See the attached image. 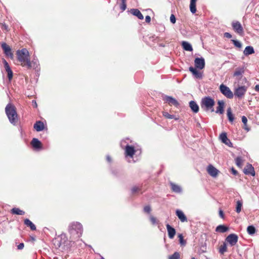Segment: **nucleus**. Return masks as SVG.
<instances>
[{"label":"nucleus","instance_id":"1","mask_svg":"<svg viewBox=\"0 0 259 259\" xmlns=\"http://www.w3.org/2000/svg\"><path fill=\"white\" fill-rule=\"evenodd\" d=\"M18 61L20 65L27 69L31 68V63L29 58V53L26 49L18 50L16 52Z\"/></svg>","mask_w":259,"mask_h":259},{"label":"nucleus","instance_id":"2","mask_svg":"<svg viewBox=\"0 0 259 259\" xmlns=\"http://www.w3.org/2000/svg\"><path fill=\"white\" fill-rule=\"evenodd\" d=\"M5 112L10 122L13 125H16L18 121V115L15 107L9 103L5 108Z\"/></svg>","mask_w":259,"mask_h":259},{"label":"nucleus","instance_id":"3","mask_svg":"<svg viewBox=\"0 0 259 259\" xmlns=\"http://www.w3.org/2000/svg\"><path fill=\"white\" fill-rule=\"evenodd\" d=\"M129 140L128 138L123 140L121 141L120 144L122 148L124 149L125 157L133 158L134 155L138 150H136L133 146L129 145V143L126 141Z\"/></svg>","mask_w":259,"mask_h":259},{"label":"nucleus","instance_id":"4","mask_svg":"<svg viewBox=\"0 0 259 259\" xmlns=\"http://www.w3.org/2000/svg\"><path fill=\"white\" fill-rule=\"evenodd\" d=\"M215 102L213 99L210 97H205L201 99L200 106L202 109L205 111L210 110L211 112H213Z\"/></svg>","mask_w":259,"mask_h":259},{"label":"nucleus","instance_id":"5","mask_svg":"<svg viewBox=\"0 0 259 259\" xmlns=\"http://www.w3.org/2000/svg\"><path fill=\"white\" fill-rule=\"evenodd\" d=\"M68 231L71 234L76 233L77 234H81L82 232V226L78 222H73L70 224L68 227Z\"/></svg>","mask_w":259,"mask_h":259},{"label":"nucleus","instance_id":"6","mask_svg":"<svg viewBox=\"0 0 259 259\" xmlns=\"http://www.w3.org/2000/svg\"><path fill=\"white\" fill-rule=\"evenodd\" d=\"M247 90V87L245 85L239 86L234 91V95L238 99H242L244 96Z\"/></svg>","mask_w":259,"mask_h":259},{"label":"nucleus","instance_id":"7","mask_svg":"<svg viewBox=\"0 0 259 259\" xmlns=\"http://www.w3.org/2000/svg\"><path fill=\"white\" fill-rule=\"evenodd\" d=\"M220 90L221 92L227 98L232 99L233 97V92L231 91L230 88L227 86L222 84L220 86Z\"/></svg>","mask_w":259,"mask_h":259},{"label":"nucleus","instance_id":"8","mask_svg":"<svg viewBox=\"0 0 259 259\" xmlns=\"http://www.w3.org/2000/svg\"><path fill=\"white\" fill-rule=\"evenodd\" d=\"M238 240V237L235 234H231L229 235L225 239V242L231 246H235Z\"/></svg>","mask_w":259,"mask_h":259},{"label":"nucleus","instance_id":"9","mask_svg":"<svg viewBox=\"0 0 259 259\" xmlns=\"http://www.w3.org/2000/svg\"><path fill=\"white\" fill-rule=\"evenodd\" d=\"M232 26L235 32L241 36L244 34L243 27L239 21H233L232 23Z\"/></svg>","mask_w":259,"mask_h":259},{"label":"nucleus","instance_id":"10","mask_svg":"<svg viewBox=\"0 0 259 259\" xmlns=\"http://www.w3.org/2000/svg\"><path fill=\"white\" fill-rule=\"evenodd\" d=\"M194 64L196 69H203L205 67L204 59L202 57L196 58L194 60Z\"/></svg>","mask_w":259,"mask_h":259},{"label":"nucleus","instance_id":"11","mask_svg":"<svg viewBox=\"0 0 259 259\" xmlns=\"http://www.w3.org/2000/svg\"><path fill=\"white\" fill-rule=\"evenodd\" d=\"M2 48L3 49L5 54L11 58H13V54L12 52V50L10 46H9L6 43L3 42L1 45Z\"/></svg>","mask_w":259,"mask_h":259},{"label":"nucleus","instance_id":"12","mask_svg":"<svg viewBox=\"0 0 259 259\" xmlns=\"http://www.w3.org/2000/svg\"><path fill=\"white\" fill-rule=\"evenodd\" d=\"M163 99L169 105H174L176 107H178L179 105V103L177 100L171 96H165Z\"/></svg>","mask_w":259,"mask_h":259},{"label":"nucleus","instance_id":"13","mask_svg":"<svg viewBox=\"0 0 259 259\" xmlns=\"http://www.w3.org/2000/svg\"><path fill=\"white\" fill-rule=\"evenodd\" d=\"M243 172L245 175H250L252 176H254L255 174L254 167L251 164L249 163L244 167Z\"/></svg>","mask_w":259,"mask_h":259},{"label":"nucleus","instance_id":"14","mask_svg":"<svg viewBox=\"0 0 259 259\" xmlns=\"http://www.w3.org/2000/svg\"><path fill=\"white\" fill-rule=\"evenodd\" d=\"M207 171L209 175L212 177H216L219 171L211 164H209L207 167Z\"/></svg>","mask_w":259,"mask_h":259},{"label":"nucleus","instance_id":"15","mask_svg":"<svg viewBox=\"0 0 259 259\" xmlns=\"http://www.w3.org/2000/svg\"><path fill=\"white\" fill-rule=\"evenodd\" d=\"M3 63L6 72L8 73V77L9 80H11L13 77V72L6 60H3Z\"/></svg>","mask_w":259,"mask_h":259},{"label":"nucleus","instance_id":"16","mask_svg":"<svg viewBox=\"0 0 259 259\" xmlns=\"http://www.w3.org/2000/svg\"><path fill=\"white\" fill-rule=\"evenodd\" d=\"M166 227L169 238L170 239L174 238L175 235H176V230L169 224H167Z\"/></svg>","mask_w":259,"mask_h":259},{"label":"nucleus","instance_id":"17","mask_svg":"<svg viewBox=\"0 0 259 259\" xmlns=\"http://www.w3.org/2000/svg\"><path fill=\"white\" fill-rule=\"evenodd\" d=\"M189 70L197 78H202L203 75L202 73L196 70V68H194L192 66H190Z\"/></svg>","mask_w":259,"mask_h":259},{"label":"nucleus","instance_id":"18","mask_svg":"<svg viewBox=\"0 0 259 259\" xmlns=\"http://www.w3.org/2000/svg\"><path fill=\"white\" fill-rule=\"evenodd\" d=\"M176 213L177 216L182 222H187V218L182 210L177 209L176 210Z\"/></svg>","mask_w":259,"mask_h":259},{"label":"nucleus","instance_id":"19","mask_svg":"<svg viewBox=\"0 0 259 259\" xmlns=\"http://www.w3.org/2000/svg\"><path fill=\"white\" fill-rule=\"evenodd\" d=\"M218 106L215 111V112L217 113H220V114H222L224 113V105H225L224 102L222 100H219L218 102Z\"/></svg>","mask_w":259,"mask_h":259},{"label":"nucleus","instance_id":"20","mask_svg":"<svg viewBox=\"0 0 259 259\" xmlns=\"http://www.w3.org/2000/svg\"><path fill=\"white\" fill-rule=\"evenodd\" d=\"M33 127L37 132H40L44 129V124L41 121H37L34 123Z\"/></svg>","mask_w":259,"mask_h":259},{"label":"nucleus","instance_id":"21","mask_svg":"<svg viewBox=\"0 0 259 259\" xmlns=\"http://www.w3.org/2000/svg\"><path fill=\"white\" fill-rule=\"evenodd\" d=\"M189 106L193 112L197 113L199 111V106L195 101H191L189 102Z\"/></svg>","mask_w":259,"mask_h":259},{"label":"nucleus","instance_id":"22","mask_svg":"<svg viewBox=\"0 0 259 259\" xmlns=\"http://www.w3.org/2000/svg\"><path fill=\"white\" fill-rule=\"evenodd\" d=\"M131 13L134 15L137 16L139 19L143 20L144 17L141 12L137 9H133L131 10Z\"/></svg>","mask_w":259,"mask_h":259},{"label":"nucleus","instance_id":"23","mask_svg":"<svg viewBox=\"0 0 259 259\" xmlns=\"http://www.w3.org/2000/svg\"><path fill=\"white\" fill-rule=\"evenodd\" d=\"M171 188L172 191L177 193H180L182 192V190L180 186L176 185L173 183H170Z\"/></svg>","mask_w":259,"mask_h":259},{"label":"nucleus","instance_id":"24","mask_svg":"<svg viewBox=\"0 0 259 259\" xmlns=\"http://www.w3.org/2000/svg\"><path fill=\"white\" fill-rule=\"evenodd\" d=\"M182 46L183 47V48L187 51H190L191 52L193 51V48L191 46V45L188 42L183 41L182 42Z\"/></svg>","mask_w":259,"mask_h":259},{"label":"nucleus","instance_id":"25","mask_svg":"<svg viewBox=\"0 0 259 259\" xmlns=\"http://www.w3.org/2000/svg\"><path fill=\"white\" fill-rule=\"evenodd\" d=\"M31 145L34 148L39 149L41 147V143L37 139L33 138L31 141Z\"/></svg>","mask_w":259,"mask_h":259},{"label":"nucleus","instance_id":"26","mask_svg":"<svg viewBox=\"0 0 259 259\" xmlns=\"http://www.w3.org/2000/svg\"><path fill=\"white\" fill-rule=\"evenodd\" d=\"M254 53V49L251 46L246 47L243 51V53L245 56H248L249 55L252 54Z\"/></svg>","mask_w":259,"mask_h":259},{"label":"nucleus","instance_id":"27","mask_svg":"<svg viewBox=\"0 0 259 259\" xmlns=\"http://www.w3.org/2000/svg\"><path fill=\"white\" fill-rule=\"evenodd\" d=\"M228 229L229 228L227 227L224 225H220L217 227L215 228V231L217 232L223 233L227 232Z\"/></svg>","mask_w":259,"mask_h":259},{"label":"nucleus","instance_id":"28","mask_svg":"<svg viewBox=\"0 0 259 259\" xmlns=\"http://www.w3.org/2000/svg\"><path fill=\"white\" fill-rule=\"evenodd\" d=\"M24 223L25 225H26L27 227H30L31 230L34 231L36 230V227L35 225L33 223H32V222H31L29 219H25Z\"/></svg>","mask_w":259,"mask_h":259},{"label":"nucleus","instance_id":"29","mask_svg":"<svg viewBox=\"0 0 259 259\" xmlns=\"http://www.w3.org/2000/svg\"><path fill=\"white\" fill-rule=\"evenodd\" d=\"M196 1L197 0H190V10L192 14H195L196 12Z\"/></svg>","mask_w":259,"mask_h":259},{"label":"nucleus","instance_id":"30","mask_svg":"<svg viewBox=\"0 0 259 259\" xmlns=\"http://www.w3.org/2000/svg\"><path fill=\"white\" fill-rule=\"evenodd\" d=\"M244 72V69L243 68L239 67L236 69L235 72H234L233 76H241Z\"/></svg>","mask_w":259,"mask_h":259},{"label":"nucleus","instance_id":"31","mask_svg":"<svg viewBox=\"0 0 259 259\" xmlns=\"http://www.w3.org/2000/svg\"><path fill=\"white\" fill-rule=\"evenodd\" d=\"M227 251V247L226 242H225L219 248V252L221 254H224L225 252Z\"/></svg>","mask_w":259,"mask_h":259},{"label":"nucleus","instance_id":"32","mask_svg":"<svg viewBox=\"0 0 259 259\" xmlns=\"http://www.w3.org/2000/svg\"><path fill=\"white\" fill-rule=\"evenodd\" d=\"M11 212L13 214H16L18 215H23L25 213V212L23 210H20L18 208H13L11 210Z\"/></svg>","mask_w":259,"mask_h":259},{"label":"nucleus","instance_id":"33","mask_svg":"<svg viewBox=\"0 0 259 259\" xmlns=\"http://www.w3.org/2000/svg\"><path fill=\"white\" fill-rule=\"evenodd\" d=\"M162 114L163 116L168 119H174L176 120H177L179 119L175 115L170 114L167 112H163Z\"/></svg>","mask_w":259,"mask_h":259},{"label":"nucleus","instance_id":"34","mask_svg":"<svg viewBox=\"0 0 259 259\" xmlns=\"http://www.w3.org/2000/svg\"><path fill=\"white\" fill-rule=\"evenodd\" d=\"M255 231L256 229L253 226L251 225L248 226L247 228V232L248 234L252 235L255 233Z\"/></svg>","mask_w":259,"mask_h":259},{"label":"nucleus","instance_id":"35","mask_svg":"<svg viewBox=\"0 0 259 259\" xmlns=\"http://www.w3.org/2000/svg\"><path fill=\"white\" fill-rule=\"evenodd\" d=\"M242 207V202L241 200H238L236 202V211L239 213L241 211Z\"/></svg>","mask_w":259,"mask_h":259},{"label":"nucleus","instance_id":"36","mask_svg":"<svg viewBox=\"0 0 259 259\" xmlns=\"http://www.w3.org/2000/svg\"><path fill=\"white\" fill-rule=\"evenodd\" d=\"M227 116L228 117V119L230 121L233 122L234 121V116L231 111V108H229L227 109Z\"/></svg>","mask_w":259,"mask_h":259},{"label":"nucleus","instance_id":"37","mask_svg":"<svg viewBox=\"0 0 259 259\" xmlns=\"http://www.w3.org/2000/svg\"><path fill=\"white\" fill-rule=\"evenodd\" d=\"M235 162L236 165L238 166L241 167L242 165L243 160L242 159V158L241 157H237L235 159Z\"/></svg>","mask_w":259,"mask_h":259},{"label":"nucleus","instance_id":"38","mask_svg":"<svg viewBox=\"0 0 259 259\" xmlns=\"http://www.w3.org/2000/svg\"><path fill=\"white\" fill-rule=\"evenodd\" d=\"M178 237L179 238L180 243L182 246H185L186 244V241L184 239L183 235L182 234H179L178 235Z\"/></svg>","mask_w":259,"mask_h":259},{"label":"nucleus","instance_id":"39","mask_svg":"<svg viewBox=\"0 0 259 259\" xmlns=\"http://www.w3.org/2000/svg\"><path fill=\"white\" fill-rule=\"evenodd\" d=\"M220 139L223 143L225 142V141L228 139L227 136V134L226 133H222L220 135Z\"/></svg>","mask_w":259,"mask_h":259},{"label":"nucleus","instance_id":"40","mask_svg":"<svg viewBox=\"0 0 259 259\" xmlns=\"http://www.w3.org/2000/svg\"><path fill=\"white\" fill-rule=\"evenodd\" d=\"M180 255L178 252H175L171 255L169 256V259H180Z\"/></svg>","mask_w":259,"mask_h":259},{"label":"nucleus","instance_id":"41","mask_svg":"<svg viewBox=\"0 0 259 259\" xmlns=\"http://www.w3.org/2000/svg\"><path fill=\"white\" fill-rule=\"evenodd\" d=\"M121 3L120 5V8L121 10L123 12L124 10H125L126 8V0H121Z\"/></svg>","mask_w":259,"mask_h":259},{"label":"nucleus","instance_id":"42","mask_svg":"<svg viewBox=\"0 0 259 259\" xmlns=\"http://www.w3.org/2000/svg\"><path fill=\"white\" fill-rule=\"evenodd\" d=\"M232 41L233 42L234 45L238 48H241L242 47V44L240 42H239L238 40L232 39Z\"/></svg>","mask_w":259,"mask_h":259},{"label":"nucleus","instance_id":"43","mask_svg":"<svg viewBox=\"0 0 259 259\" xmlns=\"http://www.w3.org/2000/svg\"><path fill=\"white\" fill-rule=\"evenodd\" d=\"M150 220L153 225H155L158 223V221L157 219L152 215L150 216Z\"/></svg>","mask_w":259,"mask_h":259},{"label":"nucleus","instance_id":"44","mask_svg":"<svg viewBox=\"0 0 259 259\" xmlns=\"http://www.w3.org/2000/svg\"><path fill=\"white\" fill-rule=\"evenodd\" d=\"M151 210V207L149 205L145 206L144 208V212L149 213Z\"/></svg>","mask_w":259,"mask_h":259},{"label":"nucleus","instance_id":"45","mask_svg":"<svg viewBox=\"0 0 259 259\" xmlns=\"http://www.w3.org/2000/svg\"><path fill=\"white\" fill-rule=\"evenodd\" d=\"M170 21L172 24H175L176 22V19L174 14H171L170 17Z\"/></svg>","mask_w":259,"mask_h":259},{"label":"nucleus","instance_id":"46","mask_svg":"<svg viewBox=\"0 0 259 259\" xmlns=\"http://www.w3.org/2000/svg\"><path fill=\"white\" fill-rule=\"evenodd\" d=\"M224 143L229 147H232V143L229 139H228V140H227Z\"/></svg>","mask_w":259,"mask_h":259},{"label":"nucleus","instance_id":"47","mask_svg":"<svg viewBox=\"0 0 259 259\" xmlns=\"http://www.w3.org/2000/svg\"><path fill=\"white\" fill-rule=\"evenodd\" d=\"M224 143L229 147H232V143L229 139H228V140H227Z\"/></svg>","mask_w":259,"mask_h":259},{"label":"nucleus","instance_id":"48","mask_svg":"<svg viewBox=\"0 0 259 259\" xmlns=\"http://www.w3.org/2000/svg\"><path fill=\"white\" fill-rule=\"evenodd\" d=\"M242 122L243 124H246L247 122V119L245 116H243L242 117Z\"/></svg>","mask_w":259,"mask_h":259},{"label":"nucleus","instance_id":"49","mask_svg":"<svg viewBox=\"0 0 259 259\" xmlns=\"http://www.w3.org/2000/svg\"><path fill=\"white\" fill-rule=\"evenodd\" d=\"M139 190V188L138 187L135 186L132 188V192L134 194V193H136V192H137Z\"/></svg>","mask_w":259,"mask_h":259},{"label":"nucleus","instance_id":"50","mask_svg":"<svg viewBox=\"0 0 259 259\" xmlns=\"http://www.w3.org/2000/svg\"><path fill=\"white\" fill-rule=\"evenodd\" d=\"M24 247V245L23 243H20L18 246L17 248L18 249H22Z\"/></svg>","mask_w":259,"mask_h":259},{"label":"nucleus","instance_id":"51","mask_svg":"<svg viewBox=\"0 0 259 259\" xmlns=\"http://www.w3.org/2000/svg\"><path fill=\"white\" fill-rule=\"evenodd\" d=\"M224 36L228 38H231L232 37V35L229 32H225L224 33Z\"/></svg>","mask_w":259,"mask_h":259},{"label":"nucleus","instance_id":"52","mask_svg":"<svg viewBox=\"0 0 259 259\" xmlns=\"http://www.w3.org/2000/svg\"><path fill=\"white\" fill-rule=\"evenodd\" d=\"M145 21L147 23H150L151 21V17L149 16H146Z\"/></svg>","mask_w":259,"mask_h":259},{"label":"nucleus","instance_id":"53","mask_svg":"<svg viewBox=\"0 0 259 259\" xmlns=\"http://www.w3.org/2000/svg\"><path fill=\"white\" fill-rule=\"evenodd\" d=\"M219 215L221 218L224 219V212H223V210H219Z\"/></svg>","mask_w":259,"mask_h":259},{"label":"nucleus","instance_id":"54","mask_svg":"<svg viewBox=\"0 0 259 259\" xmlns=\"http://www.w3.org/2000/svg\"><path fill=\"white\" fill-rule=\"evenodd\" d=\"M231 172L235 176H236L238 173L236 169H235L234 168H232Z\"/></svg>","mask_w":259,"mask_h":259},{"label":"nucleus","instance_id":"55","mask_svg":"<svg viewBox=\"0 0 259 259\" xmlns=\"http://www.w3.org/2000/svg\"><path fill=\"white\" fill-rule=\"evenodd\" d=\"M243 128L245 129L247 132H248L250 130V128L247 126V124H244Z\"/></svg>","mask_w":259,"mask_h":259},{"label":"nucleus","instance_id":"56","mask_svg":"<svg viewBox=\"0 0 259 259\" xmlns=\"http://www.w3.org/2000/svg\"><path fill=\"white\" fill-rule=\"evenodd\" d=\"M2 28L8 31V26L6 24H4L2 26Z\"/></svg>","mask_w":259,"mask_h":259},{"label":"nucleus","instance_id":"57","mask_svg":"<svg viewBox=\"0 0 259 259\" xmlns=\"http://www.w3.org/2000/svg\"><path fill=\"white\" fill-rule=\"evenodd\" d=\"M255 90L257 92H259V84H256L255 86Z\"/></svg>","mask_w":259,"mask_h":259},{"label":"nucleus","instance_id":"58","mask_svg":"<svg viewBox=\"0 0 259 259\" xmlns=\"http://www.w3.org/2000/svg\"><path fill=\"white\" fill-rule=\"evenodd\" d=\"M106 159L109 162H110L111 161V157L109 155H107L106 156Z\"/></svg>","mask_w":259,"mask_h":259},{"label":"nucleus","instance_id":"59","mask_svg":"<svg viewBox=\"0 0 259 259\" xmlns=\"http://www.w3.org/2000/svg\"><path fill=\"white\" fill-rule=\"evenodd\" d=\"M32 103L34 104V107H37V103L35 101H32Z\"/></svg>","mask_w":259,"mask_h":259},{"label":"nucleus","instance_id":"60","mask_svg":"<svg viewBox=\"0 0 259 259\" xmlns=\"http://www.w3.org/2000/svg\"><path fill=\"white\" fill-rule=\"evenodd\" d=\"M100 259H104V258L103 256H101Z\"/></svg>","mask_w":259,"mask_h":259},{"label":"nucleus","instance_id":"61","mask_svg":"<svg viewBox=\"0 0 259 259\" xmlns=\"http://www.w3.org/2000/svg\"><path fill=\"white\" fill-rule=\"evenodd\" d=\"M191 259H196V258L194 257H192Z\"/></svg>","mask_w":259,"mask_h":259}]
</instances>
